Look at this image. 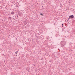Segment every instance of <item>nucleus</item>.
<instances>
[{"mask_svg": "<svg viewBox=\"0 0 75 75\" xmlns=\"http://www.w3.org/2000/svg\"><path fill=\"white\" fill-rule=\"evenodd\" d=\"M60 44L61 47H63L64 46V45H66V42L62 41L61 42Z\"/></svg>", "mask_w": 75, "mask_h": 75, "instance_id": "nucleus-1", "label": "nucleus"}, {"mask_svg": "<svg viewBox=\"0 0 75 75\" xmlns=\"http://www.w3.org/2000/svg\"><path fill=\"white\" fill-rule=\"evenodd\" d=\"M69 18H73L74 17V15H72L71 16H69Z\"/></svg>", "mask_w": 75, "mask_h": 75, "instance_id": "nucleus-2", "label": "nucleus"}, {"mask_svg": "<svg viewBox=\"0 0 75 75\" xmlns=\"http://www.w3.org/2000/svg\"><path fill=\"white\" fill-rule=\"evenodd\" d=\"M11 17H9L8 18V20H11L12 18H11Z\"/></svg>", "mask_w": 75, "mask_h": 75, "instance_id": "nucleus-3", "label": "nucleus"}, {"mask_svg": "<svg viewBox=\"0 0 75 75\" xmlns=\"http://www.w3.org/2000/svg\"><path fill=\"white\" fill-rule=\"evenodd\" d=\"M14 13L15 12L14 11H12L11 12V14L13 15V14H14Z\"/></svg>", "mask_w": 75, "mask_h": 75, "instance_id": "nucleus-4", "label": "nucleus"}, {"mask_svg": "<svg viewBox=\"0 0 75 75\" xmlns=\"http://www.w3.org/2000/svg\"><path fill=\"white\" fill-rule=\"evenodd\" d=\"M19 14V16H21V15H22V13H18Z\"/></svg>", "mask_w": 75, "mask_h": 75, "instance_id": "nucleus-5", "label": "nucleus"}, {"mask_svg": "<svg viewBox=\"0 0 75 75\" xmlns=\"http://www.w3.org/2000/svg\"><path fill=\"white\" fill-rule=\"evenodd\" d=\"M40 15L42 16V15H43V14H42V13H40Z\"/></svg>", "mask_w": 75, "mask_h": 75, "instance_id": "nucleus-6", "label": "nucleus"}, {"mask_svg": "<svg viewBox=\"0 0 75 75\" xmlns=\"http://www.w3.org/2000/svg\"><path fill=\"white\" fill-rule=\"evenodd\" d=\"M70 18H69H69H68L69 20V19H70Z\"/></svg>", "mask_w": 75, "mask_h": 75, "instance_id": "nucleus-7", "label": "nucleus"}, {"mask_svg": "<svg viewBox=\"0 0 75 75\" xmlns=\"http://www.w3.org/2000/svg\"><path fill=\"white\" fill-rule=\"evenodd\" d=\"M15 54H17V52H15Z\"/></svg>", "mask_w": 75, "mask_h": 75, "instance_id": "nucleus-8", "label": "nucleus"}, {"mask_svg": "<svg viewBox=\"0 0 75 75\" xmlns=\"http://www.w3.org/2000/svg\"><path fill=\"white\" fill-rule=\"evenodd\" d=\"M54 25H55V24L54 23Z\"/></svg>", "mask_w": 75, "mask_h": 75, "instance_id": "nucleus-9", "label": "nucleus"}, {"mask_svg": "<svg viewBox=\"0 0 75 75\" xmlns=\"http://www.w3.org/2000/svg\"><path fill=\"white\" fill-rule=\"evenodd\" d=\"M18 17V16L17 15V17Z\"/></svg>", "mask_w": 75, "mask_h": 75, "instance_id": "nucleus-10", "label": "nucleus"}, {"mask_svg": "<svg viewBox=\"0 0 75 75\" xmlns=\"http://www.w3.org/2000/svg\"><path fill=\"white\" fill-rule=\"evenodd\" d=\"M62 27H64V26L63 25H62Z\"/></svg>", "mask_w": 75, "mask_h": 75, "instance_id": "nucleus-11", "label": "nucleus"}, {"mask_svg": "<svg viewBox=\"0 0 75 75\" xmlns=\"http://www.w3.org/2000/svg\"><path fill=\"white\" fill-rule=\"evenodd\" d=\"M62 25H64V24H62Z\"/></svg>", "mask_w": 75, "mask_h": 75, "instance_id": "nucleus-12", "label": "nucleus"}, {"mask_svg": "<svg viewBox=\"0 0 75 75\" xmlns=\"http://www.w3.org/2000/svg\"><path fill=\"white\" fill-rule=\"evenodd\" d=\"M17 52H18V51H17Z\"/></svg>", "mask_w": 75, "mask_h": 75, "instance_id": "nucleus-13", "label": "nucleus"}, {"mask_svg": "<svg viewBox=\"0 0 75 75\" xmlns=\"http://www.w3.org/2000/svg\"><path fill=\"white\" fill-rule=\"evenodd\" d=\"M50 62H51V61H50Z\"/></svg>", "mask_w": 75, "mask_h": 75, "instance_id": "nucleus-14", "label": "nucleus"}, {"mask_svg": "<svg viewBox=\"0 0 75 75\" xmlns=\"http://www.w3.org/2000/svg\"><path fill=\"white\" fill-rule=\"evenodd\" d=\"M16 56H17V55H16Z\"/></svg>", "mask_w": 75, "mask_h": 75, "instance_id": "nucleus-15", "label": "nucleus"}]
</instances>
